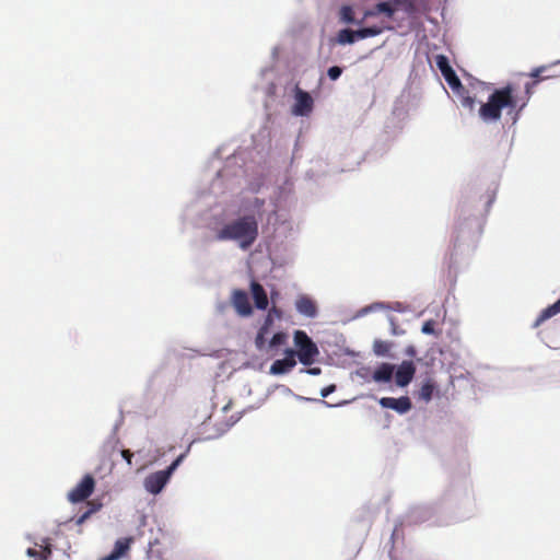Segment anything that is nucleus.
I'll use <instances>...</instances> for the list:
<instances>
[{
  "mask_svg": "<svg viewBox=\"0 0 560 560\" xmlns=\"http://www.w3.org/2000/svg\"><path fill=\"white\" fill-rule=\"evenodd\" d=\"M377 14H378V12H376V5H375L372 10H366V11L364 12L363 19H362L361 21L357 22V23H358V24H362V23H363V21H364L366 18H369V16H374V15H377Z\"/></svg>",
  "mask_w": 560,
  "mask_h": 560,
  "instance_id": "32",
  "label": "nucleus"
},
{
  "mask_svg": "<svg viewBox=\"0 0 560 560\" xmlns=\"http://www.w3.org/2000/svg\"><path fill=\"white\" fill-rule=\"evenodd\" d=\"M342 73V69L337 67V66H334V67H330L328 69V77L331 79V80H337Z\"/></svg>",
  "mask_w": 560,
  "mask_h": 560,
  "instance_id": "29",
  "label": "nucleus"
},
{
  "mask_svg": "<svg viewBox=\"0 0 560 560\" xmlns=\"http://www.w3.org/2000/svg\"><path fill=\"white\" fill-rule=\"evenodd\" d=\"M95 489V479L92 475H85L81 481L69 491L67 498L71 503H79L86 500Z\"/></svg>",
  "mask_w": 560,
  "mask_h": 560,
  "instance_id": "5",
  "label": "nucleus"
},
{
  "mask_svg": "<svg viewBox=\"0 0 560 560\" xmlns=\"http://www.w3.org/2000/svg\"><path fill=\"white\" fill-rule=\"evenodd\" d=\"M218 241H235L246 250L258 237V222L255 215H243L224 224L217 233Z\"/></svg>",
  "mask_w": 560,
  "mask_h": 560,
  "instance_id": "2",
  "label": "nucleus"
},
{
  "mask_svg": "<svg viewBox=\"0 0 560 560\" xmlns=\"http://www.w3.org/2000/svg\"><path fill=\"white\" fill-rule=\"evenodd\" d=\"M294 105L292 107V114L295 116H308L314 107V101L308 92L301 90L299 86L295 88Z\"/></svg>",
  "mask_w": 560,
  "mask_h": 560,
  "instance_id": "7",
  "label": "nucleus"
},
{
  "mask_svg": "<svg viewBox=\"0 0 560 560\" xmlns=\"http://www.w3.org/2000/svg\"><path fill=\"white\" fill-rule=\"evenodd\" d=\"M378 402L383 408L393 409L400 415L408 412L412 407L411 400L408 396L399 398L382 397Z\"/></svg>",
  "mask_w": 560,
  "mask_h": 560,
  "instance_id": "9",
  "label": "nucleus"
},
{
  "mask_svg": "<svg viewBox=\"0 0 560 560\" xmlns=\"http://www.w3.org/2000/svg\"><path fill=\"white\" fill-rule=\"evenodd\" d=\"M268 316H271L273 319L275 318H278V319H281L282 318V311L280 308H278L277 306H272L269 311H268Z\"/></svg>",
  "mask_w": 560,
  "mask_h": 560,
  "instance_id": "30",
  "label": "nucleus"
},
{
  "mask_svg": "<svg viewBox=\"0 0 560 560\" xmlns=\"http://www.w3.org/2000/svg\"><path fill=\"white\" fill-rule=\"evenodd\" d=\"M533 79L532 82L525 84L523 95L517 93V88L513 83H508L503 88L495 89L488 97V101L479 107V117L486 122L498 121L501 118L502 109H508V114L512 115L513 121H516L520 113L529 101L534 88L544 80L556 78L557 74L551 72L550 66H541L532 70L528 74Z\"/></svg>",
  "mask_w": 560,
  "mask_h": 560,
  "instance_id": "1",
  "label": "nucleus"
},
{
  "mask_svg": "<svg viewBox=\"0 0 560 560\" xmlns=\"http://www.w3.org/2000/svg\"><path fill=\"white\" fill-rule=\"evenodd\" d=\"M289 340V335L284 331L276 332L270 340L266 339V348L262 351L266 352H278V350L285 346Z\"/></svg>",
  "mask_w": 560,
  "mask_h": 560,
  "instance_id": "15",
  "label": "nucleus"
},
{
  "mask_svg": "<svg viewBox=\"0 0 560 560\" xmlns=\"http://www.w3.org/2000/svg\"><path fill=\"white\" fill-rule=\"evenodd\" d=\"M37 548H28L26 553L28 557L34 558V560H48L51 556V545L49 538H44L42 544H35Z\"/></svg>",
  "mask_w": 560,
  "mask_h": 560,
  "instance_id": "13",
  "label": "nucleus"
},
{
  "mask_svg": "<svg viewBox=\"0 0 560 560\" xmlns=\"http://www.w3.org/2000/svg\"><path fill=\"white\" fill-rule=\"evenodd\" d=\"M358 39L355 31L345 28L338 34V42L340 44H352Z\"/></svg>",
  "mask_w": 560,
  "mask_h": 560,
  "instance_id": "22",
  "label": "nucleus"
},
{
  "mask_svg": "<svg viewBox=\"0 0 560 560\" xmlns=\"http://www.w3.org/2000/svg\"><path fill=\"white\" fill-rule=\"evenodd\" d=\"M89 509L82 515H80L77 520V524H83L93 513L97 512L102 508V503L96 501L88 502Z\"/></svg>",
  "mask_w": 560,
  "mask_h": 560,
  "instance_id": "20",
  "label": "nucleus"
},
{
  "mask_svg": "<svg viewBox=\"0 0 560 560\" xmlns=\"http://www.w3.org/2000/svg\"><path fill=\"white\" fill-rule=\"evenodd\" d=\"M307 373H310L312 375H318V374H320V369L319 368H311L307 370Z\"/></svg>",
  "mask_w": 560,
  "mask_h": 560,
  "instance_id": "35",
  "label": "nucleus"
},
{
  "mask_svg": "<svg viewBox=\"0 0 560 560\" xmlns=\"http://www.w3.org/2000/svg\"><path fill=\"white\" fill-rule=\"evenodd\" d=\"M250 289L256 307L259 310H266L268 306V296L262 285L254 281L252 282Z\"/></svg>",
  "mask_w": 560,
  "mask_h": 560,
  "instance_id": "16",
  "label": "nucleus"
},
{
  "mask_svg": "<svg viewBox=\"0 0 560 560\" xmlns=\"http://www.w3.org/2000/svg\"><path fill=\"white\" fill-rule=\"evenodd\" d=\"M232 305L241 316H249L253 313L248 295L243 290H234Z\"/></svg>",
  "mask_w": 560,
  "mask_h": 560,
  "instance_id": "11",
  "label": "nucleus"
},
{
  "mask_svg": "<svg viewBox=\"0 0 560 560\" xmlns=\"http://www.w3.org/2000/svg\"><path fill=\"white\" fill-rule=\"evenodd\" d=\"M285 357L276 360L270 366V373L275 375L285 374L290 372L295 365V350L288 348L284 350Z\"/></svg>",
  "mask_w": 560,
  "mask_h": 560,
  "instance_id": "8",
  "label": "nucleus"
},
{
  "mask_svg": "<svg viewBox=\"0 0 560 560\" xmlns=\"http://www.w3.org/2000/svg\"><path fill=\"white\" fill-rule=\"evenodd\" d=\"M390 326H392V334L393 335H398V334L401 332V331H398L397 325H396V323H395V320L393 318L390 319Z\"/></svg>",
  "mask_w": 560,
  "mask_h": 560,
  "instance_id": "34",
  "label": "nucleus"
},
{
  "mask_svg": "<svg viewBox=\"0 0 560 560\" xmlns=\"http://www.w3.org/2000/svg\"><path fill=\"white\" fill-rule=\"evenodd\" d=\"M340 15L346 23H354L353 10L350 5H343L340 10Z\"/></svg>",
  "mask_w": 560,
  "mask_h": 560,
  "instance_id": "25",
  "label": "nucleus"
},
{
  "mask_svg": "<svg viewBox=\"0 0 560 560\" xmlns=\"http://www.w3.org/2000/svg\"><path fill=\"white\" fill-rule=\"evenodd\" d=\"M435 390H436L435 382L431 377H428L423 382V384L421 385V387H420V389L418 392V398L420 400L429 402L432 399L433 394H434Z\"/></svg>",
  "mask_w": 560,
  "mask_h": 560,
  "instance_id": "19",
  "label": "nucleus"
},
{
  "mask_svg": "<svg viewBox=\"0 0 560 560\" xmlns=\"http://www.w3.org/2000/svg\"><path fill=\"white\" fill-rule=\"evenodd\" d=\"M393 2L396 5L402 7L408 13H412L416 9L413 0H394Z\"/></svg>",
  "mask_w": 560,
  "mask_h": 560,
  "instance_id": "26",
  "label": "nucleus"
},
{
  "mask_svg": "<svg viewBox=\"0 0 560 560\" xmlns=\"http://www.w3.org/2000/svg\"><path fill=\"white\" fill-rule=\"evenodd\" d=\"M376 12L386 14L387 18L392 19L395 14V9L388 2H380L376 4Z\"/></svg>",
  "mask_w": 560,
  "mask_h": 560,
  "instance_id": "24",
  "label": "nucleus"
},
{
  "mask_svg": "<svg viewBox=\"0 0 560 560\" xmlns=\"http://www.w3.org/2000/svg\"><path fill=\"white\" fill-rule=\"evenodd\" d=\"M265 201L259 199V198H255V201H254V206L259 208L261 206H264Z\"/></svg>",
  "mask_w": 560,
  "mask_h": 560,
  "instance_id": "36",
  "label": "nucleus"
},
{
  "mask_svg": "<svg viewBox=\"0 0 560 560\" xmlns=\"http://www.w3.org/2000/svg\"><path fill=\"white\" fill-rule=\"evenodd\" d=\"M121 456L124 457V459L127 462V464H128L129 466H131V465H132V456H133V454H132V452H131V451H129V450H122V451H121Z\"/></svg>",
  "mask_w": 560,
  "mask_h": 560,
  "instance_id": "31",
  "label": "nucleus"
},
{
  "mask_svg": "<svg viewBox=\"0 0 560 560\" xmlns=\"http://www.w3.org/2000/svg\"><path fill=\"white\" fill-rule=\"evenodd\" d=\"M296 311L310 318L317 315V306L315 302L307 295H300L295 301Z\"/></svg>",
  "mask_w": 560,
  "mask_h": 560,
  "instance_id": "12",
  "label": "nucleus"
},
{
  "mask_svg": "<svg viewBox=\"0 0 560 560\" xmlns=\"http://www.w3.org/2000/svg\"><path fill=\"white\" fill-rule=\"evenodd\" d=\"M462 105L470 110L475 108L476 101L474 97L466 95L462 97Z\"/></svg>",
  "mask_w": 560,
  "mask_h": 560,
  "instance_id": "28",
  "label": "nucleus"
},
{
  "mask_svg": "<svg viewBox=\"0 0 560 560\" xmlns=\"http://www.w3.org/2000/svg\"><path fill=\"white\" fill-rule=\"evenodd\" d=\"M295 357L299 361L306 366L315 362L316 357L319 354L317 345L307 336L304 330H295L293 335Z\"/></svg>",
  "mask_w": 560,
  "mask_h": 560,
  "instance_id": "3",
  "label": "nucleus"
},
{
  "mask_svg": "<svg viewBox=\"0 0 560 560\" xmlns=\"http://www.w3.org/2000/svg\"><path fill=\"white\" fill-rule=\"evenodd\" d=\"M383 32L382 27L378 26H371V27H364L355 31L358 39H364L368 37L377 36Z\"/></svg>",
  "mask_w": 560,
  "mask_h": 560,
  "instance_id": "21",
  "label": "nucleus"
},
{
  "mask_svg": "<svg viewBox=\"0 0 560 560\" xmlns=\"http://www.w3.org/2000/svg\"><path fill=\"white\" fill-rule=\"evenodd\" d=\"M413 352H415V349H412V348L408 351V353H413Z\"/></svg>",
  "mask_w": 560,
  "mask_h": 560,
  "instance_id": "37",
  "label": "nucleus"
},
{
  "mask_svg": "<svg viewBox=\"0 0 560 560\" xmlns=\"http://www.w3.org/2000/svg\"><path fill=\"white\" fill-rule=\"evenodd\" d=\"M273 322L275 319L271 316L266 315L264 323L259 327L255 337V346L258 350H264L266 348V337L270 332Z\"/></svg>",
  "mask_w": 560,
  "mask_h": 560,
  "instance_id": "14",
  "label": "nucleus"
},
{
  "mask_svg": "<svg viewBox=\"0 0 560 560\" xmlns=\"http://www.w3.org/2000/svg\"><path fill=\"white\" fill-rule=\"evenodd\" d=\"M559 313H560V299L552 305H549L548 307L544 308L540 312V314L538 315V317L536 318L533 326L536 328V327L540 326L544 322H546L547 319L553 317L555 315H557Z\"/></svg>",
  "mask_w": 560,
  "mask_h": 560,
  "instance_id": "18",
  "label": "nucleus"
},
{
  "mask_svg": "<svg viewBox=\"0 0 560 560\" xmlns=\"http://www.w3.org/2000/svg\"><path fill=\"white\" fill-rule=\"evenodd\" d=\"M184 458V455H179L165 470H159L153 474H150L144 479V488L148 492L152 494H158L162 491V489L167 483L173 471L177 468V466L180 464L182 459Z\"/></svg>",
  "mask_w": 560,
  "mask_h": 560,
  "instance_id": "4",
  "label": "nucleus"
},
{
  "mask_svg": "<svg viewBox=\"0 0 560 560\" xmlns=\"http://www.w3.org/2000/svg\"><path fill=\"white\" fill-rule=\"evenodd\" d=\"M335 390V386L334 385H330L324 389H322V396L323 397H327L330 393H332Z\"/></svg>",
  "mask_w": 560,
  "mask_h": 560,
  "instance_id": "33",
  "label": "nucleus"
},
{
  "mask_svg": "<svg viewBox=\"0 0 560 560\" xmlns=\"http://www.w3.org/2000/svg\"><path fill=\"white\" fill-rule=\"evenodd\" d=\"M394 374V365L389 363H382L372 375V378L377 383L389 382Z\"/></svg>",
  "mask_w": 560,
  "mask_h": 560,
  "instance_id": "17",
  "label": "nucleus"
},
{
  "mask_svg": "<svg viewBox=\"0 0 560 560\" xmlns=\"http://www.w3.org/2000/svg\"><path fill=\"white\" fill-rule=\"evenodd\" d=\"M435 63L439 70L441 71L443 78L454 92L459 93L462 90H464L460 80L456 75L453 68L451 67L448 58L446 56L438 55L435 57Z\"/></svg>",
  "mask_w": 560,
  "mask_h": 560,
  "instance_id": "6",
  "label": "nucleus"
},
{
  "mask_svg": "<svg viewBox=\"0 0 560 560\" xmlns=\"http://www.w3.org/2000/svg\"><path fill=\"white\" fill-rule=\"evenodd\" d=\"M416 366L412 361H402L395 373L396 384L400 387L407 386L413 378Z\"/></svg>",
  "mask_w": 560,
  "mask_h": 560,
  "instance_id": "10",
  "label": "nucleus"
},
{
  "mask_svg": "<svg viewBox=\"0 0 560 560\" xmlns=\"http://www.w3.org/2000/svg\"><path fill=\"white\" fill-rule=\"evenodd\" d=\"M392 343L381 339H376L373 342V350L377 355H386L390 350Z\"/></svg>",
  "mask_w": 560,
  "mask_h": 560,
  "instance_id": "23",
  "label": "nucleus"
},
{
  "mask_svg": "<svg viewBox=\"0 0 560 560\" xmlns=\"http://www.w3.org/2000/svg\"><path fill=\"white\" fill-rule=\"evenodd\" d=\"M435 323L434 320L430 319L423 323L421 331L425 335H432L435 332L434 329Z\"/></svg>",
  "mask_w": 560,
  "mask_h": 560,
  "instance_id": "27",
  "label": "nucleus"
}]
</instances>
